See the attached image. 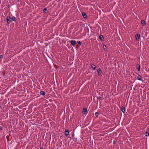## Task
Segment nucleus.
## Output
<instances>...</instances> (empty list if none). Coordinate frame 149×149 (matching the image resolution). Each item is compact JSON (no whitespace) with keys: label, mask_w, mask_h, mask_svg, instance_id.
Listing matches in <instances>:
<instances>
[{"label":"nucleus","mask_w":149,"mask_h":149,"mask_svg":"<svg viewBox=\"0 0 149 149\" xmlns=\"http://www.w3.org/2000/svg\"><path fill=\"white\" fill-rule=\"evenodd\" d=\"M76 42L74 40H72L70 41V43L73 46H74Z\"/></svg>","instance_id":"obj_1"},{"label":"nucleus","mask_w":149,"mask_h":149,"mask_svg":"<svg viewBox=\"0 0 149 149\" xmlns=\"http://www.w3.org/2000/svg\"><path fill=\"white\" fill-rule=\"evenodd\" d=\"M82 112L84 114L86 115L87 113V110L86 109V108H83Z\"/></svg>","instance_id":"obj_2"},{"label":"nucleus","mask_w":149,"mask_h":149,"mask_svg":"<svg viewBox=\"0 0 149 149\" xmlns=\"http://www.w3.org/2000/svg\"><path fill=\"white\" fill-rule=\"evenodd\" d=\"M136 39V40H139L140 38V35L139 34H137L135 36Z\"/></svg>","instance_id":"obj_3"},{"label":"nucleus","mask_w":149,"mask_h":149,"mask_svg":"<svg viewBox=\"0 0 149 149\" xmlns=\"http://www.w3.org/2000/svg\"><path fill=\"white\" fill-rule=\"evenodd\" d=\"M97 72L98 74V75L99 76H101V74L102 73V71L99 68L97 69Z\"/></svg>","instance_id":"obj_4"},{"label":"nucleus","mask_w":149,"mask_h":149,"mask_svg":"<svg viewBox=\"0 0 149 149\" xmlns=\"http://www.w3.org/2000/svg\"><path fill=\"white\" fill-rule=\"evenodd\" d=\"M10 17H8L6 18V21L8 24H10Z\"/></svg>","instance_id":"obj_5"},{"label":"nucleus","mask_w":149,"mask_h":149,"mask_svg":"<svg viewBox=\"0 0 149 149\" xmlns=\"http://www.w3.org/2000/svg\"><path fill=\"white\" fill-rule=\"evenodd\" d=\"M65 135L66 136H67L68 135H69V132L68 130L67 129H65Z\"/></svg>","instance_id":"obj_6"},{"label":"nucleus","mask_w":149,"mask_h":149,"mask_svg":"<svg viewBox=\"0 0 149 149\" xmlns=\"http://www.w3.org/2000/svg\"><path fill=\"white\" fill-rule=\"evenodd\" d=\"M141 22V23L144 26L146 25V22L144 20H142Z\"/></svg>","instance_id":"obj_7"},{"label":"nucleus","mask_w":149,"mask_h":149,"mask_svg":"<svg viewBox=\"0 0 149 149\" xmlns=\"http://www.w3.org/2000/svg\"><path fill=\"white\" fill-rule=\"evenodd\" d=\"M99 38L102 41L103 40V39H104V37L102 35H100L99 36Z\"/></svg>","instance_id":"obj_8"},{"label":"nucleus","mask_w":149,"mask_h":149,"mask_svg":"<svg viewBox=\"0 0 149 149\" xmlns=\"http://www.w3.org/2000/svg\"><path fill=\"white\" fill-rule=\"evenodd\" d=\"M121 110L123 113H124L125 111V108L124 107H122L121 108Z\"/></svg>","instance_id":"obj_9"},{"label":"nucleus","mask_w":149,"mask_h":149,"mask_svg":"<svg viewBox=\"0 0 149 149\" xmlns=\"http://www.w3.org/2000/svg\"><path fill=\"white\" fill-rule=\"evenodd\" d=\"M91 66L93 70H95L96 69V67L95 65L93 64L91 65Z\"/></svg>","instance_id":"obj_10"},{"label":"nucleus","mask_w":149,"mask_h":149,"mask_svg":"<svg viewBox=\"0 0 149 149\" xmlns=\"http://www.w3.org/2000/svg\"><path fill=\"white\" fill-rule=\"evenodd\" d=\"M40 93L42 95H44L45 94V93L43 91H41L40 92Z\"/></svg>","instance_id":"obj_11"},{"label":"nucleus","mask_w":149,"mask_h":149,"mask_svg":"<svg viewBox=\"0 0 149 149\" xmlns=\"http://www.w3.org/2000/svg\"><path fill=\"white\" fill-rule=\"evenodd\" d=\"M11 19L13 21H15V17L14 16H13L12 17Z\"/></svg>","instance_id":"obj_12"},{"label":"nucleus","mask_w":149,"mask_h":149,"mask_svg":"<svg viewBox=\"0 0 149 149\" xmlns=\"http://www.w3.org/2000/svg\"><path fill=\"white\" fill-rule=\"evenodd\" d=\"M137 69L138 71H140V66L139 64H138L137 66Z\"/></svg>","instance_id":"obj_13"},{"label":"nucleus","mask_w":149,"mask_h":149,"mask_svg":"<svg viewBox=\"0 0 149 149\" xmlns=\"http://www.w3.org/2000/svg\"><path fill=\"white\" fill-rule=\"evenodd\" d=\"M82 15L84 18H85L86 17V14L84 13V14H82Z\"/></svg>","instance_id":"obj_14"},{"label":"nucleus","mask_w":149,"mask_h":149,"mask_svg":"<svg viewBox=\"0 0 149 149\" xmlns=\"http://www.w3.org/2000/svg\"><path fill=\"white\" fill-rule=\"evenodd\" d=\"M145 135L146 136H149V134L148 133L145 132Z\"/></svg>","instance_id":"obj_15"},{"label":"nucleus","mask_w":149,"mask_h":149,"mask_svg":"<svg viewBox=\"0 0 149 149\" xmlns=\"http://www.w3.org/2000/svg\"><path fill=\"white\" fill-rule=\"evenodd\" d=\"M98 115H99V113L98 112H96L95 113V115L97 117V116H98Z\"/></svg>","instance_id":"obj_16"},{"label":"nucleus","mask_w":149,"mask_h":149,"mask_svg":"<svg viewBox=\"0 0 149 149\" xmlns=\"http://www.w3.org/2000/svg\"><path fill=\"white\" fill-rule=\"evenodd\" d=\"M103 48L105 49V48H107V47H106V46L104 45H103Z\"/></svg>","instance_id":"obj_17"},{"label":"nucleus","mask_w":149,"mask_h":149,"mask_svg":"<svg viewBox=\"0 0 149 149\" xmlns=\"http://www.w3.org/2000/svg\"><path fill=\"white\" fill-rule=\"evenodd\" d=\"M77 43H78V44L79 45H81V42L79 41H77Z\"/></svg>","instance_id":"obj_18"},{"label":"nucleus","mask_w":149,"mask_h":149,"mask_svg":"<svg viewBox=\"0 0 149 149\" xmlns=\"http://www.w3.org/2000/svg\"><path fill=\"white\" fill-rule=\"evenodd\" d=\"M136 79L140 81H142L141 79L139 77H137Z\"/></svg>","instance_id":"obj_19"},{"label":"nucleus","mask_w":149,"mask_h":149,"mask_svg":"<svg viewBox=\"0 0 149 149\" xmlns=\"http://www.w3.org/2000/svg\"><path fill=\"white\" fill-rule=\"evenodd\" d=\"M43 10L44 12L45 11H46L47 12V9L46 8H44V9Z\"/></svg>","instance_id":"obj_20"},{"label":"nucleus","mask_w":149,"mask_h":149,"mask_svg":"<svg viewBox=\"0 0 149 149\" xmlns=\"http://www.w3.org/2000/svg\"><path fill=\"white\" fill-rule=\"evenodd\" d=\"M116 143V141H113V144H115Z\"/></svg>","instance_id":"obj_21"},{"label":"nucleus","mask_w":149,"mask_h":149,"mask_svg":"<svg viewBox=\"0 0 149 149\" xmlns=\"http://www.w3.org/2000/svg\"><path fill=\"white\" fill-rule=\"evenodd\" d=\"M3 57V56L1 55L0 56V58H1Z\"/></svg>","instance_id":"obj_22"},{"label":"nucleus","mask_w":149,"mask_h":149,"mask_svg":"<svg viewBox=\"0 0 149 149\" xmlns=\"http://www.w3.org/2000/svg\"><path fill=\"white\" fill-rule=\"evenodd\" d=\"M101 98V97H100V96H99V97H98V99H99L100 100V99Z\"/></svg>","instance_id":"obj_23"},{"label":"nucleus","mask_w":149,"mask_h":149,"mask_svg":"<svg viewBox=\"0 0 149 149\" xmlns=\"http://www.w3.org/2000/svg\"><path fill=\"white\" fill-rule=\"evenodd\" d=\"M0 129L1 130H2V128L1 127H0Z\"/></svg>","instance_id":"obj_24"},{"label":"nucleus","mask_w":149,"mask_h":149,"mask_svg":"<svg viewBox=\"0 0 149 149\" xmlns=\"http://www.w3.org/2000/svg\"><path fill=\"white\" fill-rule=\"evenodd\" d=\"M20 0H17L18 1H19Z\"/></svg>","instance_id":"obj_25"},{"label":"nucleus","mask_w":149,"mask_h":149,"mask_svg":"<svg viewBox=\"0 0 149 149\" xmlns=\"http://www.w3.org/2000/svg\"><path fill=\"white\" fill-rule=\"evenodd\" d=\"M40 149H43V148H40Z\"/></svg>","instance_id":"obj_26"}]
</instances>
